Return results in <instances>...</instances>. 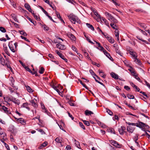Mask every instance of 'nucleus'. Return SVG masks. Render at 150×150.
<instances>
[{
	"instance_id": "nucleus-1",
	"label": "nucleus",
	"mask_w": 150,
	"mask_h": 150,
	"mask_svg": "<svg viewBox=\"0 0 150 150\" xmlns=\"http://www.w3.org/2000/svg\"><path fill=\"white\" fill-rule=\"evenodd\" d=\"M13 41L10 42L8 43V46L10 50L13 52H15L16 50H17V47L18 46V43L16 42L13 43Z\"/></svg>"
},
{
	"instance_id": "nucleus-2",
	"label": "nucleus",
	"mask_w": 150,
	"mask_h": 150,
	"mask_svg": "<svg viewBox=\"0 0 150 150\" xmlns=\"http://www.w3.org/2000/svg\"><path fill=\"white\" fill-rule=\"evenodd\" d=\"M68 17L71 22L74 24H75L76 22L79 23V22L80 21L78 17L74 14H70Z\"/></svg>"
},
{
	"instance_id": "nucleus-3",
	"label": "nucleus",
	"mask_w": 150,
	"mask_h": 150,
	"mask_svg": "<svg viewBox=\"0 0 150 150\" xmlns=\"http://www.w3.org/2000/svg\"><path fill=\"white\" fill-rule=\"evenodd\" d=\"M56 53L63 59L66 62H67L68 60L66 59L64 56L62 55V54L59 52L57 50L56 51Z\"/></svg>"
},
{
	"instance_id": "nucleus-4",
	"label": "nucleus",
	"mask_w": 150,
	"mask_h": 150,
	"mask_svg": "<svg viewBox=\"0 0 150 150\" xmlns=\"http://www.w3.org/2000/svg\"><path fill=\"white\" fill-rule=\"evenodd\" d=\"M30 102L32 104V105L35 108H37L38 106V105L37 104V100L35 99H34L32 100H30Z\"/></svg>"
},
{
	"instance_id": "nucleus-5",
	"label": "nucleus",
	"mask_w": 150,
	"mask_h": 150,
	"mask_svg": "<svg viewBox=\"0 0 150 150\" xmlns=\"http://www.w3.org/2000/svg\"><path fill=\"white\" fill-rule=\"evenodd\" d=\"M3 47L4 51L6 52L7 55H8V56H10V54L8 51V47L6 44H3Z\"/></svg>"
},
{
	"instance_id": "nucleus-6",
	"label": "nucleus",
	"mask_w": 150,
	"mask_h": 150,
	"mask_svg": "<svg viewBox=\"0 0 150 150\" xmlns=\"http://www.w3.org/2000/svg\"><path fill=\"white\" fill-rule=\"evenodd\" d=\"M56 47L59 49L61 50H64L66 48L65 46L64 45H62L60 43L57 44L56 45Z\"/></svg>"
},
{
	"instance_id": "nucleus-7",
	"label": "nucleus",
	"mask_w": 150,
	"mask_h": 150,
	"mask_svg": "<svg viewBox=\"0 0 150 150\" xmlns=\"http://www.w3.org/2000/svg\"><path fill=\"white\" fill-rule=\"evenodd\" d=\"M110 143L116 147H120V145L116 141L114 140H111L110 141Z\"/></svg>"
},
{
	"instance_id": "nucleus-8",
	"label": "nucleus",
	"mask_w": 150,
	"mask_h": 150,
	"mask_svg": "<svg viewBox=\"0 0 150 150\" xmlns=\"http://www.w3.org/2000/svg\"><path fill=\"white\" fill-rule=\"evenodd\" d=\"M125 130V127L124 126H122L119 129L118 131L120 134H123L124 133Z\"/></svg>"
},
{
	"instance_id": "nucleus-9",
	"label": "nucleus",
	"mask_w": 150,
	"mask_h": 150,
	"mask_svg": "<svg viewBox=\"0 0 150 150\" xmlns=\"http://www.w3.org/2000/svg\"><path fill=\"white\" fill-rule=\"evenodd\" d=\"M67 36L72 40L74 41L76 40V38L75 37L72 33H69L67 34Z\"/></svg>"
},
{
	"instance_id": "nucleus-10",
	"label": "nucleus",
	"mask_w": 150,
	"mask_h": 150,
	"mask_svg": "<svg viewBox=\"0 0 150 150\" xmlns=\"http://www.w3.org/2000/svg\"><path fill=\"white\" fill-rule=\"evenodd\" d=\"M127 131L129 133H132L134 130V128L131 126H128L127 127Z\"/></svg>"
},
{
	"instance_id": "nucleus-11",
	"label": "nucleus",
	"mask_w": 150,
	"mask_h": 150,
	"mask_svg": "<svg viewBox=\"0 0 150 150\" xmlns=\"http://www.w3.org/2000/svg\"><path fill=\"white\" fill-rule=\"evenodd\" d=\"M145 124L142 122H139L137 124L136 126L140 128H142L145 126Z\"/></svg>"
},
{
	"instance_id": "nucleus-12",
	"label": "nucleus",
	"mask_w": 150,
	"mask_h": 150,
	"mask_svg": "<svg viewBox=\"0 0 150 150\" xmlns=\"http://www.w3.org/2000/svg\"><path fill=\"white\" fill-rule=\"evenodd\" d=\"M25 16L26 18L28 19L34 25H36L37 24L35 20H33L31 19L28 16L26 15Z\"/></svg>"
},
{
	"instance_id": "nucleus-13",
	"label": "nucleus",
	"mask_w": 150,
	"mask_h": 150,
	"mask_svg": "<svg viewBox=\"0 0 150 150\" xmlns=\"http://www.w3.org/2000/svg\"><path fill=\"white\" fill-rule=\"evenodd\" d=\"M11 101L15 104H17L18 105H19L20 103V101L19 100L15 98H13V97H12Z\"/></svg>"
},
{
	"instance_id": "nucleus-14",
	"label": "nucleus",
	"mask_w": 150,
	"mask_h": 150,
	"mask_svg": "<svg viewBox=\"0 0 150 150\" xmlns=\"http://www.w3.org/2000/svg\"><path fill=\"white\" fill-rule=\"evenodd\" d=\"M110 75L112 77L115 79H118V75L115 73L113 72H111L110 74Z\"/></svg>"
},
{
	"instance_id": "nucleus-15",
	"label": "nucleus",
	"mask_w": 150,
	"mask_h": 150,
	"mask_svg": "<svg viewBox=\"0 0 150 150\" xmlns=\"http://www.w3.org/2000/svg\"><path fill=\"white\" fill-rule=\"evenodd\" d=\"M104 54L111 60H113V58L111 57L110 54L105 50L104 52H103Z\"/></svg>"
},
{
	"instance_id": "nucleus-16",
	"label": "nucleus",
	"mask_w": 150,
	"mask_h": 150,
	"mask_svg": "<svg viewBox=\"0 0 150 150\" xmlns=\"http://www.w3.org/2000/svg\"><path fill=\"white\" fill-rule=\"evenodd\" d=\"M48 144V142L45 141L38 148L39 149H41L43 148V147L46 146Z\"/></svg>"
},
{
	"instance_id": "nucleus-17",
	"label": "nucleus",
	"mask_w": 150,
	"mask_h": 150,
	"mask_svg": "<svg viewBox=\"0 0 150 150\" xmlns=\"http://www.w3.org/2000/svg\"><path fill=\"white\" fill-rule=\"evenodd\" d=\"M130 84H131V85L133 87L135 88V89H136V90H135L136 91H137L138 92L139 91H140L139 88H138L137 86H136L133 83L131 82L130 83Z\"/></svg>"
},
{
	"instance_id": "nucleus-18",
	"label": "nucleus",
	"mask_w": 150,
	"mask_h": 150,
	"mask_svg": "<svg viewBox=\"0 0 150 150\" xmlns=\"http://www.w3.org/2000/svg\"><path fill=\"white\" fill-rule=\"evenodd\" d=\"M101 20H102L104 22V23H105V24L108 27H109L110 26L109 25V24L108 23V21H107V20L105 19V18H104L103 17H102L100 18Z\"/></svg>"
},
{
	"instance_id": "nucleus-19",
	"label": "nucleus",
	"mask_w": 150,
	"mask_h": 150,
	"mask_svg": "<svg viewBox=\"0 0 150 150\" xmlns=\"http://www.w3.org/2000/svg\"><path fill=\"white\" fill-rule=\"evenodd\" d=\"M41 107L42 109V112L46 113L48 115V112L45 109V106L43 104H42V103L41 104Z\"/></svg>"
},
{
	"instance_id": "nucleus-20",
	"label": "nucleus",
	"mask_w": 150,
	"mask_h": 150,
	"mask_svg": "<svg viewBox=\"0 0 150 150\" xmlns=\"http://www.w3.org/2000/svg\"><path fill=\"white\" fill-rule=\"evenodd\" d=\"M86 25L87 27L89 29H90L91 30L94 31V28L93 26L89 23H86Z\"/></svg>"
},
{
	"instance_id": "nucleus-21",
	"label": "nucleus",
	"mask_w": 150,
	"mask_h": 150,
	"mask_svg": "<svg viewBox=\"0 0 150 150\" xmlns=\"http://www.w3.org/2000/svg\"><path fill=\"white\" fill-rule=\"evenodd\" d=\"M55 141L57 143H61L62 142V138L60 137H57L55 139Z\"/></svg>"
},
{
	"instance_id": "nucleus-22",
	"label": "nucleus",
	"mask_w": 150,
	"mask_h": 150,
	"mask_svg": "<svg viewBox=\"0 0 150 150\" xmlns=\"http://www.w3.org/2000/svg\"><path fill=\"white\" fill-rule=\"evenodd\" d=\"M24 6L25 8L29 11H31V9L30 8V5L28 3H25V4Z\"/></svg>"
},
{
	"instance_id": "nucleus-23",
	"label": "nucleus",
	"mask_w": 150,
	"mask_h": 150,
	"mask_svg": "<svg viewBox=\"0 0 150 150\" xmlns=\"http://www.w3.org/2000/svg\"><path fill=\"white\" fill-rule=\"evenodd\" d=\"M25 87H26L29 93H31L33 92V90L30 88L29 86L28 85H25Z\"/></svg>"
},
{
	"instance_id": "nucleus-24",
	"label": "nucleus",
	"mask_w": 150,
	"mask_h": 150,
	"mask_svg": "<svg viewBox=\"0 0 150 150\" xmlns=\"http://www.w3.org/2000/svg\"><path fill=\"white\" fill-rule=\"evenodd\" d=\"M85 112L86 115H89L93 114V113L92 112L88 110H86L85 111Z\"/></svg>"
},
{
	"instance_id": "nucleus-25",
	"label": "nucleus",
	"mask_w": 150,
	"mask_h": 150,
	"mask_svg": "<svg viewBox=\"0 0 150 150\" xmlns=\"http://www.w3.org/2000/svg\"><path fill=\"white\" fill-rule=\"evenodd\" d=\"M12 97V96H11L10 97H4V99L5 100V102H9L10 101H11Z\"/></svg>"
},
{
	"instance_id": "nucleus-26",
	"label": "nucleus",
	"mask_w": 150,
	"mask_h": 150,
	"mask_svg": "<svg viewBox=\"0 0 150 150\" xmlns=\"http://www.w3.org/2000/svg\"><path fill=\"white\" fill-rule=\"evenodd\" d=\"M18 121L21 124L23 125H25V122L23 119L22 118H19L18 119Z\"/></svg>"
},
{
	"instance_id": "nucleus-27",
	"label": "nucleus",
	"mask_w": 150,
	"mask_h": 150,
	"mask_svg": "<svg viewBox=\"0 0 150 150\" xmlns=\"http://www.w3.org/2000/svg\"><path fill=\"white\" fill-rule=\"evenodd\" d=\"M129 53L133 57H134L135 59L137 57V56L135 52H134L132 51H130Z\"/></svg>"
},
{
	"instance_id": "nucleus-28",
	"label": "nucleus",
	"mask_w": 150,
	"mask_h": 150,
	"mask_svg": "<svg viewBox=\"0 0 150 150\" xmlns=\"http://www.w3.org/2000/svg\"><path fill=\"white\" fill-rule=\"evenodd\" d=\"M33 71L30 70V72L32 73V74H35V76H38V75L37 73V71L35 70L34 68H33Z\"/></svg>"
},
{
	"instance_id": "nucleus-29",
	"label": "nucleus",
	"mask_w": 150,
	"mask_h": 150,
	"mask_svg": "<svg viewBox=\"0 0 150 150\" xmlns=\"http://www.w3.org/2000/svg\"><path fill=\"white\" fill-rule=\"evenodd\" d=\"M22 107L24 108L28 109V110H30V108L28 106V103H25L23 104Z\"/></svg>"
},
{
	"instance_id": "nucleus-30",
	"label": "nucleus",
	"mask_w": 150,
	"mask_h": 150,
	"mask_svg": "<svg viewBox=\"0 0 150 150\" xmlns=\"http://www.w3.org/2000/svg\"><path fill=\"white\" fill-rule=\"evenodd\" d=\"M115 51L118 54L120 55V56H122L123 55V53L119 50L118 47H116L115 48Z\"/></svg>"
},
{
	"instance_id": "nucleus-31",
	"label": "nucleus",
	"mask_w": 150,
	"mask_h": 150,
	"mask_svg": "<svg viewBox=\"0 0 150 150\" xmlns=\"http://www.w3.org/2000/svg\"><path fill=\"white\" fill-rule=\"evenodd\" d=\"M18 32L22 35H23L25 36H27V34L26 33H25L24 30H19L18 31Z\"/></svg>"
},
{
	"instance_id": "nucleus-32",
	"label": "nucleus",
	"mask_w": 150,
	"mask_h": 150,
	"mask_svg": "<svg viewBox=\"0 0 150 150\" xmlns=\"http://www.w3.org/2000/svg\"><path fill=\"white\" fill-rule=\"evenodd\" d=\"M45 71V69L43 67H40L39 70V73L40 74H42Z\"/></svg>"
},
{
	"instance_id": "nucleus-33",
	"label": "nucleus",
	"mask_w": 150,
	"mask_h": 150,
	"mask_svg": "<svg viewBox=\"0 0 150 150\" xmlns=\"http://www.w3.org/2000/svg\"><path fill=\"white\" fill-rule=\"evenodd\" d=\"M135 62L139 65H141L142 64L141 61L137 58H135L134 60Z\"/></svg>"
},
{
	"instance_id": "nucleus-34",
	"label": "nucleus",
	"mask_w": 150,
	"mask_h": 150,
	"mask_svg": "<svg viewBox=\"0 0 150 150\" xmlns=\"http://www.w3.org/2000/svg\"><path fill=\"white\" fill-rule=\"evenodd\" d=\"M1 137L4 140H5L6 139V134L4 133L3 134L1 135Z\"/></svg>"
},
{
	"instance_id": "nucleus-35",
	"label": "nucleus",
	"mask_w": 150,
	"mask_h": 150,
	"mask_svg": "<svg viewBox=\"0 0 150 150\" xmlns=\"http://www.w3.org/2000/svg\"><path fill=\"white\" fill-rule=\"evenodd\" d=\"M138 24L142 28L145 29L146 28L145 24L144 23H139Z\"/></svg>"
},
{
	"instance_id": "nucleus-36",
	"label": "nucleus",
	"mask_w": 150,
	"mask_h": 150,
	"mask_svg": "<svg viewBox=\"0 0 150 150\" xmlns=\"http://www.w3.org/2000/svg\"><path fill=\"white\" fill-rule=\"evenodd\" d=\"M40 8L42 9L43 13L46 15H48V13L41 6H39Z\"/></svg>"
},
{
	"instance_id": "nucleus-37",
	"label": "nucleus",
	"mask_w": 150,
	"mask_h": 150,
	"mask_svg": "<svg viewBox=\"0 0 150 150\" xmlns=\"http://www.w3.org/2000/svg\"><path fill=\"white\" fill-rule=\"evenodd\" d=\"M75 144L76 145L77 147H78V148L80 149V144H79V142L76 140V139L75 140Z\"/></svg>"
},
{
	"instance_id": "nucleus-38",
	"label": "nucleus",
	"mask_w": 150,
	"mask_h": 150,
	"mask_svg": "<svg viewBox=\"0 0 150 150\" xmlns=\"http://www.w3.org/2000/svg\"><path fill=\"white\" fill-rule=\"evenodd\" d=\"M108 130L109 132H110L112 133L115 134V131L114 130L113 128H109L108 129Z\"/></svg>"
},
{
	"instance_id": "nucleus-39",
	"label": "nucleus",
	"mask_w": 150,
	"mask_h": 150,
	"mask_svg": "<svg viewBox=\"0 0 150 150\" xmlns=\"http://www.w3.org/2000/svg\"><path fill=\"white\" fill-rule=\"evenodd\" d=\"M0 30L2 33H5L6 32L5 29L2 27H0Z\"/></svg>"
},
{
	"instance_id": "nucleus-40",
	"label": "nucleus",
	"mask_w": 150,
	"mask_h": 150,
	"mask_svg": "<svg viewBox=\"0 0 150 150\" xmlns=\"http://www.w3.org/2000/svg\"><path fill=\"white\" fill-rule=\"evenodd\" d=\"M115 37L118 36H119V31L118 29L116 28L115 29Z\"/></svg>"
},
{
	"instance_id": "nucleus-41",
	"label": "nucleus",
	"mask_w": 150,
	"mask_h": 150,
	"mask_svg": "<svg viewBox=\"0 0 150 150\" xmlns=\"http://www.w3.org/2000/svg\"><path fill=\"white\" fill-rule=\"evenodd\" d=\"M43 26L44 29L45 30L48 31L49 30V28L47 25L45 24H44L43 25Z\"/></svg>"
},
{
	"instance_id": "nucleus-42",
	"label": "nucleus",
	"mask_w": 150,
	"mask_h": 150,
	"mask_svg": "<svg viewBox=\"0 0 150 150\" xmlns=\"http://www.w3.org/2000/svg\"><path fill=\"white\" fill-rule=\"evenodd\" d=\"M108 40L111 43H113L114 42V40L112 38L110 37Z\"/></svg>"
},
{
	"instance_id": "nucleus-43",
	"label": "nucleus",
	"mask_w": 150,
	"mask_h": 150,
	"mask_svg": "<svg viewBox=\"0 0 150 150\" xmlns=\"http://www.w3.org/2000/svg\"><path fill=\"white\" fill-rule=\"evenodd\" d=\"M52 87L58 93L60 92L59 91L57 88V87L55 86L53 84L52 85Z\"/></svg>"
},
{
	"instance_id": "nucleus-44",
	"label": "nucleus",
	"mask_w": 150,
	"mask_h": 150,
	"mask_svg": "<svg viewBox=\"0 0 150 150\" xmlns=\"http://www.w3.org/2000/svg\"><path fill=\"white\" fill-rule=\"evenodd\" d=\"M127 97L129 98V99H133L134 98V96L132 95H131L130 94H128L127 95Z\"/></svg>"
},
{
	"instance_id": "nucleus-45",
	"label": "nucleus",
	"mask_w": 150,
	"mask_h": 150,
	"mask_svg": "<svg viewBox=\"0 0 150 150\" xmlns=\"http://www.w3.org/2000/svg\"><path fill=\"white\" fill-rule=\"evenodd\" d=\"M110 26L114 29H116V26L113 23H111L110 24Z\"/></svg>"
},
{
	"instance_id": "nucleus-46",
	"label": "nucleus",
	"mask_w": 150,
	"mask_h": 150,
	"mask_svg": "<svg viewBox=\"0 0 150 150\" xmlns=\"http://www.w3.org/2000/svg\"><path fill=\"white\" fill-rule=\"evenodd\" d=\"M83 123L87 126H89L90 125V123L89 122L86 120H83Z\"/></svg>"
},
{
	"instance_id": "nucleus-47",
	"label": "nucleus",
	"mask_w": 150,
	"mask_h": 150,
	"mask_svg": "<svg viewBox=\"0 0 150 150\" xmlns=\"http://www.w3.org/2000/svg\"><path fill=\"white\" fill-rule=\"evenodd\" d=\"M48 4L53 8V9L54 10L55 9V7L54 6V4H53L51 2L50 3V4Z\"/></svg>"
},
{
	"instance_id": "nucleus-48",
	"label": "nucleus",
	"mask_w": 150,
	"mask_h": 150,
	"mask_svg": "<svg viewBox=\"0 0 150 150\" xmlns=\"http://www.w3.org/2000/svg\"><path fill=\"white\" fill-rule=\"evenodd\" d=\"M79 81L80 82L81 84L86 88L87 89L88 87L84 84L82 81L80 80L79 79Z\"/></svg>"
},
{
	"instance_id": "nucleus-49",
	"label": "nucleus",
	"mask_w": 150,
	"mask_h": 150,
	"mask_svg": "<svg viewBox=\"0 0 150 150\" xmlns=\"http://www.w3.org/2000/svg\"><path fill=\"white\" fill-rule=\"evenodd\" d=\"M79 125H80V127L81 128H82L84 130L85 129V128L84 126V125H83L82 123L81 122H79Z\"/></svg>"
},
{
	"instance_id": "nucleus-50",
	"label": "nucleus",
	"mask_w": 150,
	"mask_h": 150,
	"mask_svg": "<svg viewBox=\"0 0 150 150\" xmlns=\"http://www.w3.org/2000/svg\"><path fill=\"white\" fill-rule=\"evenodd\" d=\"M113 3L117 6H120V4L118 3L116 1V0H112V1Z\"/></svg>"
},
{
	"instance_id": "nucleus-51",
	"label": "nucleus",
	"mask_w": 150,
	"mask_h": 150,
	"mask_svg": "<svg viewBox=\"0 0 150 150\" xmlns=\"http://www.w3.org/2000/svg\"><path fill=\"white\" fill-rule=\"evenodd\" d=\"M21 38L23 39H24L25 41H26L28 42H29V40L26 37H24L22 35L21 36Z\"/></svg>"
},
{
	"instance_id": "nucleus-52",
	"label": "nucleus",
	"mask_w": 150,
	"mask_h": 150,
	"mask_svg": "<svg viewBox=\"0 0 150 150\" xmlns=\"http://www.w3.org/2000/svg\"><path fill=\"white\" fill-rule=\"evenodd\" d=\"M2 108L3 110L5 112H8V108L5 106H2Z\"/></svg>"
},
{
	"instance_id": "nucleus-53",
	"label": "nucleus",
	"mask_w": 150,
	"mask_h": 150,
	"mask_svg": "<svg viewBox=\"0 0 150 150\" xmlns=\"http://www.w3.org/2000/svg\"><path fill=\"white\" fill-rule=\"evenodd\" d=\"M144 82L145 83V85L146 86L150 89V84L148 83L146 80H144Z\"/></svg>"
},
{
	"instance_id": "nucleus-54",
	"label": "nucleus",
	"mask_w": 150,
	"mask_h": 150,
	"mask_svg": "<svg viewBox=\"0 0 150 150\" xmlns=\"http://www.w3.org/2000/svg\"><path fill=\"white\" fill-rule=\"evenodd\" d=\"M102 34L105 36V38H106L107 40L109 39V38L110 37V36L106 33H104V34Z\"/></svg>"
},
{
	"instance_id": "nucleus-55",
	"label": "nucleus",
	"mask_w": 150,
	"mask_h": 150,
	"mask_svg": "<svg viewBox=\"0 0 150 150\" xmlns=\"http://www.w3.org/2000/svg\"><path fill=\"white\" fill-rule=\"evenodd\" d=\"M36 130L38 131V132H41V134H44L45 133V132L43 131V130L42 129H36Z\"/></svg>"
},
{
	"instance_id": "nucleus-56",
	"label": "nucleus",
	"mask_w": 150,
	"mask_h": 150,
	"mask_svg": "<svg viewBox=\"0 0 150 150\" xmlns=\"http://www.w3.org/2000/svg\"><path fill=\"white\" fill-rule=\"evenodd\" d=\"M89 72L93 76H96V75L92 69H90L89 70Z\"/></svg>"
},
{
	"instance_id": "nucleus-57",
	"label": "nucleus",
	"mask_w": 150,
	"mask_h": 150,
	"mask_svg": "<svg viewBox=\"0 0 150 150\" xmlns=\"http://www.w3.org/2000/svg\"><path fill=\"white\" fill-rule=\"evenodd\" d=\"M95 15L97 16L99 18H100L101 16L100 15L98 14V13L97 11H96L94 13Z\"/></svg>"
},
{
	"instance_id": "nucleus-58",
	"label": "nucleus",
	"mask_w": 150,
	"mask_h": 150,
	"mask_svg": "<svg viewBox=\"0 0 150 150\" xmlns=\"http://www.w3.org/2000/svg\"><path fill=\"white\" fill-rule=\"evenodd\" d=\"M138 30L140 31L144 35H147V34L144 30H142L141 29L139 28H138Z\"/></svg>"
},
{
	"instance_id": "nucleus-59",
	"label": "nucleus",
	"mask_w": 150,
	"mask_h": 150,
	"mask_svg": "<svg viewBox=\"0 0 150 150\" xmlns=\"http://www.w3.org/2000/svg\"><path fill=\"white\" fill-rule=\"evenodd\" d=\"M126 124H127L128 125H132L136 126V125H137V124L135 123H131L128 122H126Z\"/></svg>"
},
{
	"instance_id": "nucleus-60",
	"label": "nucleus",
	"mask_w": 150,
	"mask_h": 150,
	"mask_svg": "<svg viewBox=\"0 0 150 150\" xmlns=\"http://www.w3.org/2000/svg\"><path fill=\"white\" fill-rule=\"evenodd\" d=\"M23 67L27 71L30 72V70L28 67V66H23Z\"/></svg>"
},
{
	"instance_id": "nucleus-61",
	"label": "nucleus",
	"mask_w": 150,
	"mask_h": 150,
	"mask_svg": "<svg viewBox=\"0 0 150 150\" xmlns=\"http://www.w3.org/2000/svg\"><path fill=\"white\" fill-rule=\"evenodd\" d=\"M107 111L108 114L110 115H112L113 113L110 110L108 109L107 110Z\"/></svg>"
},
{
	"instance_id": "nucleus-62",
	"label": "nucleus",
	"mask_w": 150,
	"mask_h": 150,
	"mask_svg": "<svg viewBox=\"0 0 150 150\" xmlns=\"http://www.w3.org/2000/svg\"><path fill=\"white\" fill-rule=\"evenodd\" d=\"M134 77L138 81H139V82H141V80H140V79L138 77L137 75L135 76H134Z\"/></svg>"
},
{
	"instance_id": "nucleus-63",
	"label": "nucleus",
	"mask_w": 150,
	"mask_h": 150,
	"mask_svg": "<svg viewBox=\"0 0 150 150\" xmlns=\"http://www.w3.org/2000/svg\"><path fill=\"white\" fill-rule=\"evenodd\" d=\"M114 18L111 15L110 17L108 18V19L111 22H112V20L114 19Z\"/></svg>"
},
{
	"instance_id": "nucleus-64",
	"label": "nucleus",
	"mask_w": 150,
	"mask_h": 150,
	"mask_svg": "<svg viewBox=\"0 0 150 150\" xmlns=\"http://www.w3.org/2000/svg\"><path fill=\"white\" fill-rule=\"evenodd\" d=\"M48 56L50 58L52 59V60L54 59V57L52 54H49Z\"/></svg>"
}]
</instances>
